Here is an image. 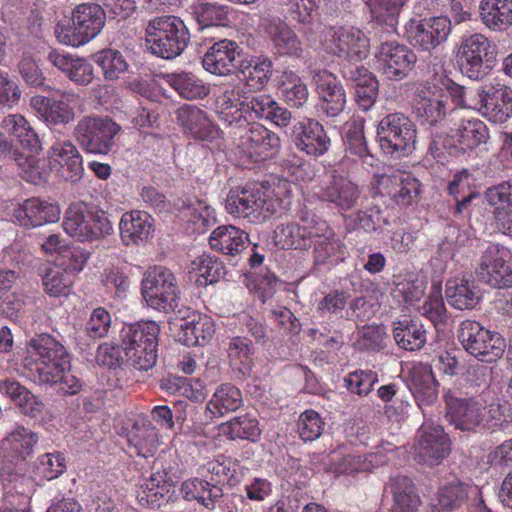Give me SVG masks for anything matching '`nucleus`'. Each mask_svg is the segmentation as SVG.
<instances>
[{
    "mask_svg": "<svg viewBox=\"0 0 512 512\" xmlns=\"http://www.w3.org/2000/svg\"><path fill=\"white\" fill-rule=\"evenodd\" d=\"M413 110L422 125H436L446 116V91L436 83H419L414 93Z\"/></svg>",
    "mask_w": 512,
    "mask_h": 512,
    "instance_id": "nucleus-15",
    "label": "nucleus"
},
{
    "mask_svg": "<svg viewBox=\"0 0 512 512\" xmlns=\"http://www.w3.org/2000/svg\"><path fill=\"white\" fill-rule=\"evenodd\" d=\"M405 30L411 45L430 51L447 39L451 32V21L445 16L425 21L411 19L406 23Z\"/></svg>",
    "mask_w": 512,
    "mask_h": 512,
    "instance_id": "nucleus-18",
    "label": "nucleus"
},
{
    "mask_svg": "<svg viewBox=\"0 0 512 512\" xmlns=\"http://www.w3.org/2000/svg\"><path fill=\"white\" fill-rule=\"evenodd\" d=\"M189 31L183 20L173 15L155 17L146 27V46L155 56L174 59L187 47Z\"/></svg>",
    "mask_w": 512,
    "mask_h": 512,
    "instance_id": "nucleus-3",
    "label": "nucleus"
},
{
    "mask_svg": "<svg viewBox=\"0 0 512 512\" xmlns=\"http://www.w3.org/2000/svg\"><path fill=\"white\" fill-rule=\"evenodd\" d=\"M50 169L65 180L76 181L83 172L82 157L70 141L56 142L49 151Z\"/></svg>",
    "mask_w": 512,
    "mask_h": 512,
    "instance_id": "nucleus-30",
    "label": "nucleus"
},
{
    "mask_svg": "<svg viewBox=\"0 0 512 512\" xmlns=\"http://www.w3.org/2000/svg\"><path fill=\"white\" fill-rule=\"evenodd\" d=\"M419 312L429 319L437 330L442 329L447 315L440 286L433 285L428 300L419 308Z\"/></svg>",
    "mask_w": 512,
    "mask_h": 512,
    "instance_id": "nucleus-63",
    "label": "nucleus"
},
{
    "mask_svg": "<svg viewBox=\"0 0 512 512\" xmlns=\"http://www.w3.org/2000/svg\"><path fill=\"white\" fill-rule=\"evenodd\" d=\"M445 401L446 418L456 429L472 431L482 423L486 403L481 397L456 398L447 394Z\"/></svg>",
    "mask_w": 512,
    "mask_h": 512,
    "instance_id": "nucleus-23",
    "label": "nucleus"
},
{
    "mask_svg": "<svg viewBox=\"0 0 512 512\" xmlns=\"http://www.w3.org/2000/svg\"><path fill=\"white\" fill-rule=\"evenodd\" d=\"M13 157L21 169L22 178L27 182L39 185L47 178V170L44 168L41 160L36 159L32 155H25L21 152L14 151Z\"/></svg>",
    "mask_w": 512,
    "mask_h": 512,
    "instance_id": "nucleus-64",
    "label": "nucleus"
},
{
    "mask_svg": "<svg viewBox=\"0 0 512 512\" xmlns=\"http://www.w3.org/2000/svg\"><path fill=\"white\" fill-rule=\"evenodd\" d=\"M273 63L267 56H253L241 61L240 79L253 90H262L272 75Z\"/></svg>",
    "mask_w": 512,
    "mask_h": 512,
    "instance_id": "nucleus-49",
    "label": "nucleus"
},
{
    "mask_svg": "<svg viewBox=\"0 0 512 512\" xmlns=\"http://www.w3.org/2000/svg\"><path fill=\"white\" fill-rule=\"evenodd\" d=\"M246 103L244 90L240 86H230L217 96L215 110L225 125L242 128L248 124Z\"/></svg>",
    "mask_w": 512,
    "mask_h": 512,
    "instance_id": "nucleus-27",
    "label": "nucleus"
},
{
    "mask_svg": "<svg viewBox=\"0 0 512 512\" xmlns=\"http://www.w3.org/2000/svg\"><path fill=\"white\" fill-rule=\"evenodd\" d=\"M447 302L458 310L472 309L479 301L474 281L466 276L454 277L446 282Z\"/></svg>",
    "mask_w": 512,
    "mask_h": 512,
    "instance_id": "nucleus-48",
    "label": "nucleus"
},
{
    "mask_svg": "<svg viewBox=\"0 0 512 512\" xmlns=\"http://www.w3.org/2000/svg\"><path fill=\"white\" fill-rule=\"evenodd\" d=\"M247 125V130L238 140V148L244 155L257 162L278 152L280 138L276 133L260 123Z\"/></svg>",
    "mask_w": 512,
    "mask_h": 512,
    "instance_id": "nucleus-22",
    "label": "nucleus"
},
{
    "mask_svg": "<svg viewBox=\"0 0 512 512\" xmlns=\"http://www.w3.org/2000/svg\"><path fill=\"white\" fill-rule=\"evenodd\" d=\"M166 81L180 97L187 100L204 99L210 93L209 84L191 72L168 74Z\"/></svg>",
    "mask_w": 512,
    "mask_h": 512,
    "instance_id": "nucleus-52",
    "label": "nucleus"
},
{
    "mask_svg": "<svg viewBox=\"0 0 512 512\" xmlns=\"http://www.w3.org/2000/svg\"><path fill=\"white\" fill-rule=\"evenodd\" d=\"M323 44L329 52L356 62L367 58L370 51L369 38L356 27L328 28Z\"/></svg>",
    "mask_w": 512,
    "mask_h": 512,
    "instance_id": "nucleus-12",
    "label": "nucleus"
},
{
    "mask_svg": "<svg viewBox=\"0 0 512 512\" xmlns=\"http://www.w3.org/2000/svg\"><path fill=\"white\" fill-rule=\"evenodd\" d=\"M23 367L26 376L39 385L58 384L66 394H75L81 388L79 379L70 372V357L66 348L48 334H40L30 340Z\"/></svg>",
    "mask_w": 512,
    "mask_h": 512,
    "instance_id": "nucleus-1",
    "label": "nucleus"
},
{
    "mask_svg": "<svg viewBox=\"0 0 512 512\" xmlns=\"http://www.w3.org/2000/svg\"><path fill=\"white\" fill-rule=\"evenodd\" d=\"M94 59L107 80L118 79L128 69V63L123 54L115 49L101 50L95 54Z\"/></svg>",
    "mask_w": 512,
    "mask_h": 512,
    "instance_id": "nucleus-61",
    "label": "nucleus"
},
{
    "mask_svg": "<svg viewBox=\"0 0 512 512\" xmlns=\"http://www.w3.org/2000/svg\"><path fill=\"white\" fill-rule=\"evenodd\" d=\"M483 115L494 123H503L512 116V89L494 80L486 90Z\"/></svg>",
    "mask_w": 512,
    "mask_h": 512,
    "instance_id": "nucleus-39",
    "label": "nucleus"
},
{
    "mask_svg": "<svg viewBox=\"0 0 512 512\" xmlns=\"http://www.w3.org/2000/svg\"><path fill=\"white\" fill-rule=\"evenodd\" d=\"M38 435L24 426H16L0 441V473L26 460L38 442Z\"/></svg>",
    "mask_w": 512,
    "mask_h": 512,
    "instance_id": "nucleus-20",
    "label": "nucleus"
},
{
    "mask_svg": "<svg viewBox=\"0 0 512 512\" xmlns=\"http://www.w3.org/2000/svg\"><path fill=\"white\" fill-rule=\"evenodd\" d=\"M181 492L185 499L197 500L208 509H213L216 501L222 497L221 488L198 478L184 481Z\"/></svg>",
    "mask_w": 512,
    "mask_h": 512,
    "instance_id": "nucleus-57",
    "label": "nucleus"
},
{
    "mask_svg": "<svg viewBox=\"0 0 512 512\" xmlns=\"http://www.w3.org/2000/svg\"><path fill=\"white\" fill-rule=\"evenodd\" d=\"M344 141L347 152L357 156L364 164L373 165L374 157L366 144L362 120H353L347 124Z\"/></svg>",
    "mask_w": 512,
    "mask_h": 512,
    "instance_id": "nucleus-59",
    "label": "nucleus"
},
{
    "mask_svg": "<svg viewBox=\"0 0 512 512\" xmlns=\"http://www.w3.org/2000/svg\"><path fill=\"white\" fill-rule=\"evenodd\" d=\"M67 93H62L59 100L35 95L30 99V107L37 117L48 126L67 124L74 119V109L69 104V99H65Z\"/></svg>",
    "mask_w": 512,
    "mask_h": 512,
    "instance_id": "nucleus-32",
    "label": "nucleus"
},
{
    "mask_svg": "<svg viewBox=\"0 0 512 512\" xmlns=\"http://www.w3.org/2000/svg\"><path fill=\"white\" fill-rule=\"evenodd\" d=\"M159 333L155 321H141L122 328L121 344L131 366L147 371L156 364Z\"/></svg>",
    "mask_w": 512,
    "mask_h": 512,
    "instance_id": "nucleus-4",
    "label": "nucleus"
},
{
    "mask_svg": "<svg viewBox=\"0 0 512 512\" xmlns=\"http://www.w3.org/2000/svg\"><path fill=\"white\" fill-rule=\"evenodd\" d=\"M17 71L26 85L47 90L46 77L31 52H23L17 64Z\"/></svg>",
    "mask_w": 512,
    "mask_h": 512,
    "instance_id": "nucleus-62",
    "label": "nucleus"
},
{
    "mask_svg": "<svg viewBox=\"0 0 512 512\" xmlns=\"http://www.w3.org/2000/svg\"><path fill=\"white\" fill-rule=\"evenodd\" d=\"M291 138L295 146L310 156H322L330 147V138L316 120L304 118L292 126Z\"/></svg>",
    "mask_w": 512,
    "mask_h": 512,
    "instance_id": "nucleus-26",
    "label": "nucleus"
},
{
    "mask_svg": "<svg viewBox=\"0 0 512 512\" xmlns=\"http://www.w3.org/2000/svg\"><path fill=\"white\" fill-rule=\"evenodd\" d=\"M317 218L313 213L301 212L299 222H283L273 231L274 244L281 249L306 250L312 245L314 225Z\"/></svg>",
    "mask_w": 512,
    "mask_h": 512,
    "instance_id": "nucleus-19",
    "label": "nucleus"
},
{
    "mask_svg": "<svg viewBox=\"0 0 512 512\" xmlns=\"http://www.w3.org/2000/svg\"><path fill=\"white\" fill-rule=\"evenodd\" d=\"M120 237L124 245H141L154 232V219L145 211L133 210L122 215L119 222Z\"/></svg>",
    "mask_w": 512,
    "mask_h": 512,
    "instance_id": "nucleus-31",
    "label": "nucleus"
},
{
    "mask_svg": "<svg viewBox=\"0 0 512 512\" xmlns=\"http://www.w3.org/2000/svg\"><path fill=\"white\" fill-rule=\"evenodd\" d=\"M415 53L403 44L387 41L380 45L375 54V67L390 80L406 78L415 66Z\"/></svg>",
    "mask_w": 512,
    "mask_h": 512,
    "instance_id": "nucleus-14",
    "label": "nucleus"
},
{
    "mask_svg": "<svg viewBox=\"0 0 512 512\" xmlns=\"http://www.w3.org/2000/svg\"><path fill=\"white\" fill-rule=\"evenodd\" d=\"M171 492L172 484L167 480V474L157 471L142 481L136 499L142 507L156 509L168 502Z\"/></svg>",
    "mask_w": 512,
    "mask_h": 512,
    "instance_id": "nucleus-36",
    "label": "nucleus"
},
{
    "mask_svg": "<svg viewBox=\"0 0 512 512\" xmlns=\"http://www.w3.org/2000/svg\"><path fill=\"white\" fill-rule=\"evenodd\" d=\"M450 452V442L443 428L424 423L418 430L414 444V458L429 466L439 464Z\"/></svg>",
    "mask_w": 512,
    "mask_h": 512,
    "instance_id": "nucleus-16",
    "label": "nucleus"
},
{
    "mask_svg": "<svg viewBox=\"0 0 512 512\" xmlns=\"http://www.w3.org/2000/svg\"><path fill=\"white\" fill-rule=\"evenodd\" d=\"M179 218L187 224L193 233H205L216 222L215 210L203 200L183 202L179 210Z\"/></svg>",
    "mask_w": 512,
    "mask_h": 512,
    "instance_id": "nucleus-45",
    "label": "nucleus"
},
{
    "mask_svg": "<svg viewBox=\"0 0 512 512\" xmlns=\"http://www.w3.org/2000/svg\"><path fill=\"white\" fill-rule=\"evenodd\" d=\"M480 494L481 490L476 485L453 481L439 489L438 506L442 512H449L460 508L465 503L469 510L479 499Z\"/></svg>",
    "mask_w": 512,
    "mask_h": 512,
    "instance_id": "nucleus-41",
    "label": "nucleus"
},
{
    "mask_svg": "<svg viewBox=\"0 0 512 512\" xmlns=\"http://www.w3.org/2000/svg\"><path fill=\"white\" fill-rule=\"evenodd\" d=\"M282 188L245 186L231 189L225 201L226 211L250 223H261L283 208Z\"/></svg>",
    "mask_w": 512,
    "mask_h": 512,
    "instance_id": "nucleus-2",
    "label": "nucleus"
},
{
    "mask_svg": "<svg viewBox=\"0 0 512 512\" xmlns=\"http://www.w3.org/2000/svg\"><path fill=\"white\" fill-rule=\"evenodd\" d=\"M12 216L20 226L35 228L57 222L61 209L56 202L32 197L18 204Z\"/></svg>",
    "mask_w": 512,
    "mask_h": 512,
    "instance_id": "nucleus-24",
    "label": "nucleus"
},
{
    "mask_svg": "<svg viewBox=\"0 0 512 512\" xmlns=\"http://www.w3.org/2000/svg\"><path fill=\"white\" fill-rule=\"evenodd\" d=\"M227 352L230 366L238 377H250L254 367L252 342L245 337H233L229 341Z\"/></svg>",
    "mask_w": 512,
    "mask_h": 512,
    "instance_id": "nucleus-51",
    "label": "nucleus"
},
{
    "mask_svg": "<svg viewBox=\"0 0 512 512\" xmlns=\"http://www.w3.org/2000/svg\"><path fill=\"white\" fill-rule=\"evenodd\" d=\"M489 138L488 128L478 118L462 119L457 128L451 132L453 146L461 152L472 151L486 143Z\"/></svg>",
    "mask_w": 512,
    "mask_h": 512,
    "instance_id": "nucleus-42",
    "label": "nucleus"
},
{
    "mask_svg": "<svg viewBox=\"0 0 512 512\" xmlns=\"http://www.w3.org/2000/svg\"><path fill=\"white\" fill-rule=\"evenodd\" d=\"M482 23L491 31H505L512 26V0H481Z\"/></svg>",
    "mask_w": 512,
    "mask_h": 512,
    "instance_id": "nucleus-47",
    "label": "nucleus"
},
{
    "mask_svg": "<svg viewBox=\"0 0 512 512\" xmlns=\"http://www.w3.org/2000/svg\"><path fill=\"white\" fill-rule=\"evenodd\" d=\"M42 284L45 292L52 297L70 295L74 283L73 275L59 266H48L41 270Z\"/></svg>",
    "mask_w": 512,
    "mask_h": 512,
    "instance_id": "nucleus-56",
    "label": "nucleus"
},
{
    "mask_svg": "<svg viewBox=\"0 0 512 512\" xmlns=\"http://www.w3.org/2000/svg\"><path fill=\"white\" fill-rule=\"evenodd\" d=\"M456 57L464 75L472 80H481L493 69L496 53L484 34L468 33L462 36Z\"/></svg>",
    "mask_w": 512,
    "mask_h": 512,
    "instance_id": "nucleus-7",
    "label": "nucleus"
},
{
    "mask_svg": "<svg viewBox=\"0 0 512 512\" xmlns=\"http://www.w3.org/2000/svg\"><path fill=\"white\" fill-rule=\"evenodd\" d=\"M373 185L378 194L388 196L399 206L411 205L421 192L418 179L410 172L400 170L376 175Z\"/></svg>",
    "mask_w": 512,
    "mask_h": 512,
    "instance_id": "nucleus-17",
    "label": "nucleus"
},
{
    "mask_svg": "<svg viewBox=\"0 0 512 512\" xmlns=\"http://www.w3.org/2000/svg\"><path fill=\"white\" fill-rule=\"evenodd\" d=\"M315 224L312 237L314 263L334 265L343 261L347 254L343 238L326 221L319 219Z\"/></svg>",
    "mask_w": 512,
    "mask_h": 512,
    "instance_id": "nucleus-21",
    "label": "nucleus"
},
{
    "mask_svg": "<svg viewBox=\"0 0 512 512\" xmlns=\"http://www.w3.org/2000/svg\"><path fill=\"white\" fill-rule=\"evenodd\" d=\"M260 31L272 44L279 55L299 56L302 51L301 42L289 25L278 16L262 17Z\"/></svg>",
    "mask_w": 512,
    "mask_h": 512,
    "instance_id": "nucleus-25",
    "label": "nucleus"
},
{
    "mask_svg": "<svg viewBox=\"0 0 512 512\" xmlns=\"http://www.w3.org/2000/svg\"><path fill=\"white\" fill-rule=\"evenodd\" d=\"M120 125L109 117H84L75 128V136L81 147L88 153L108 154L115 145Z\"/></svg>",
    "mask_w": 512,
    "mask_h": 512,
    "instance_id": "nucleus-11",
    "label": "nucleus"
},
{
    "mask_svg": "<svg viewBox=\"0 0 512 512\" xmlns=\"http://www.w3.org/2000/svg\"><path fill=\"white\" fill-rule=\"evenodd\" d=\"M426 282L423 277L409 275L400 279L393 290V297L401 303L412 305L425 294Z\"/></svg>",
    "mask_w": 512,
    "mask_h": 512,
    "instance_id": "nucleus-60",
    "label": "nucleus"
},
{
    "mask_svg": "<svg viewBox=\"0 0 512 512\" xmlns=\"http://www.w3.org/2000/svg\"><path fill=\"white\" fill-rule=\"evenodd\" d=\"M2 128L15 137L22 148L31 153L38 151L40 140L26 118L21 114H10L2 120Z\"/></svg>",
    "mask_w": 512,
    "mask_h": 512,
    "instance_id": "nucleus-53",
    "label": "nucleus"
},
{
    "mask_svg": "<svg viewBox=\"0 0 512 512\" xmlns=\"http://www.w3.org/2000/svg\"><path fill=\"white\" fill-rule=\"evenodd\" d=\"M130 448L141 457L148 458L155 455L162 444L157 428L147 419L138 417L127 433Z\"/></svg>",
    "mask_w": 512,
    "mask_h": 512,
    "instance_id": "nucleus-37",
    "label": "nucleus"
},
{
    "mask_svg": "<svg viewBox=\"0 0 512 512\" xmlns=\"http://www.w3.org/2000/svg\"><path fill=\"white\" fill-rule=\"evenodd\" d=\"M178 124L192 138L212 142L220 137L219 128L209 119L206 112L194 105L184 104L176 111Z\"/></svg>",
    "mask_w": 512,
    "mask_h": 512,
    "instance_id": "nucleus-28",
    "label": "nucleus"
},
{
    "mask_svg": "<svg viewBox=\"0 0 512 512\" xmlns=\"http://www.w3.org/2000/svg\"><path fill=\"white\" fill-rule=\"evenodd\" d=\"M485 199L494 208L497 228L512 233V180L503 181L485 191Z\"/></svg>",
    "mask_w": 512,
    "mask_h": 512,
    "instance_id": "nucleus-33",
    "label": "nucleus"
},
{
    "mask_svg": "<svg viewBox=\"0 0 512 512\" xmlns=\"http://www.w3.org/2000/svg\"><path fill=\"white\" fill-rule=\"evenodd\" d=\"M243 406L241 390L231 383L219 385L205 406V422L234 412Z\"/></svg>",
    "mask_w": 512,
    "mask_h": 512,
    "instance_id": "nucleus-38",
    "label": "nucleus"
},
{
    "mask_svg": "<svg viewBox=\"0 0 512 512\" xmlns=\"http://www.w3.org/2000/svg\"><path fill=\"white\" fill-rule=\"evenodd\" d=\"M393 494L392 512H417L420 498L411 480L405 476H397L391 481Z\"/></svg>",
    "mask_w": 512,
    "mask_h": 512,
    "instance_id": "nucleus-54",
    "label": "nucleus"
},
{
    "mask_svg": "<svg viewBox=\"0 0 512 512\" xmlns=\"http://www.w3.org/2000/svg\"><path fill=\"white\" fill-rule=\"evenodd\" d=\"M62 227L66 234L79 242L98 240L113 231L106 213L85 203L69 205Z\"/></svg>",
    "mask_w": 512,
    "mask_h": 512,
    "instance_id": "nucleus-6",
    "label": "nucleus"
},
{
    "mask_svg": "<svg viewBox=\"0 0 512 512\" xmlns=\"http://www.w3.org/2000/svg\"><path fill=\"white\" fill-rule=\"evenodd\" d=\"M248 234L233 225H222L217 227L209 237L211 248L224 255L236 256L246 247Z\"/></svg>",
    "mask_w": 512,
    "mask_h": 512,
    "instance_id": "nucleus-44",
    "label": "nucleus"
},
{
    "mask_svg": "<svg viewBox=\"0 0 512 512\" xmlns=\"http://www.w3.org/2000/svg\"><path fill=\"white\" fill-rule=\"evenodd\" d=\"M179 341L187 346L203 345L215 333V325L211 317L192 313L180 325Z\"/></svg>",
    "mask_w": 512,
    "mask_h": 512,
    "instance_id": "nucleus-46",
    "label": "nucleus"
},
{
    "mask_svg": "<svg viewBox=\"0 0 512 512\" xmlns=\"http://www.w3.org/2000/svg\"><path fill=\"white\" fill-rule=\"evenodd\" d=\"M141 293L148 307L164 313L174 311L180 300L177 278L163 266H154L145 272Z\"/></svg>",
    "mask_w": 512,
    "mask_h": 512,
    "instance_id": "nucleus-8",
    "label": "nucleus"
},
{
    "mask_svg": "<svg viewBox=\"0 0 512 512\" xmlns=\"http://www.w3.org/2000/svg\"><path fill=\"white\" fill-rule=\"evenodd\" d=\"M313 81L320 98L321 109L327 116L339 115L346 105L345 90L340 81L327 70L315 72Z\"/></svg>",
    "mask_w": 512,
    "mask_h": 512,
    "instance_id": "nucleus-29",
    "label": "nucleus"
},
{
    "mask_svg": "<svg viewBox=\"0 0 512 512\" xmlns=\"http://www.w3.org/2000/svg\"><path fill=\"white\" fill-rule=\"evenodd\" d=\"M408 387L421 409L437 400V382L432 368L423 363L413 364L409 371Z\"/></svg>",
    "mask_w": 512,
    "mask_h": 512,
    "instance_id": "nucleus-35",
    "label": "nucleus"
},
{
    "mask_svg": "<svg viewBox=\"0 0 512 512\" xmlns=\"http://www.w3.org/2000/svg\"><path fill=\"white\" fill-rule=\"evenodd\" d=\"M458 339L464 349L483 362H494L502 357L506 343L495 331H490L474 320H465L460 324Z\"/></svg>",
    "mask_w": 512,
    "mask_h": 512,
    "instance_id": "nucleus-10",
    "label": "nucleus"
},
{
    "mask_svg": "<svg viewBox=\"0 0 512 512\" xmlns=\"http://www.w3.org/2000/svg\"><path fill=\"white\" fill-rule=\"evenodd\" d=\"M279 90L286 104L300 108L309 98V91L304 81L293 71L281 75Z\"/></svg>",
    "mask_w": 512,
    "mask_h": 512,
    "instance_id": "nucleus-58",
    "label": "nucleus"
},
{
    "mask_svg": "<svg viewBox=\"0 0 512 512\" xmlns=\"http://www.w3.org/2000/svg\"><path fill=\"white\" fill-rule=\"evenodd\" d=\"M238 49L236 42L228 39L214 43L205 53L203 68L215 75H227L235 67Z\"/></svg>",
    "mask_w": 512,
    "mask_h": 512,
    "instance_id": "nucleus-40",
    "label": "nucleus"
},
{
    "mask_svg": "<svg viewBox=\"0 0 512 512\" xmlns=\"http://www.w3.org/2000/svg\"><path fill=\"white\" fill-rule=\"evenodd\" d=\"M393 337L400 348L416 351L426 343V330L419 320L404 318L394 322Z\"/></svg>",
    "mask_w": 512,
    "mask_h": 512,
    "instance_id": "nucleus-50",
    "label": "nucleus"
},
{
    "mask_svg": "<svg viewBox=\"0 0 512 512\" xmlns=\"http://www.w3.org/2000/svg\"><path fill=\"white\" fill-rule=\"evenodd\" d=\"M377 138L385 154L396 157L407 156L415 149L416 125L403 113H391L379 121Z\"/></svg>",
    "mask_w": 512,
    "mask_h": 512,
    "instance_id": "nucleus-9",
    "label": "nucleus"
},
{
    "mask_svg": "<svg viewBox=\"0 0 512 512\" xmlns=\"http://www.w3.org/2000/svg\"><path fill=\"white\" fill-rule=\"evenodd\" d=\"M360 194L358 185L351 179L342 175H333L331 181L322 188L320 199L346 212L357 204Z\"/></svg>",
    "mask_w": 512,
    "mask_h": 512,
    "instance_id": "nucleus-34",
    "label": "nucleus"
},
{
    "mask_svg": "<svg viewBox=\"0 0 512 512\" xmlns=\"http://www.w3.org/2000/svg\"><path fill=\"white\" fill-rule=\"evenodd\" d=\"M345 77L353 82L355 97L359 108L368 111L375 103L378 95V81L364 66L350 67Z\"/></svg>",
    "mask_w": 512,
    "mask_h": 512,
    "instance_id": "nucleus-43",
    "label": "nucleus"
},
{
    "mask_svg": "<svg viewBox=\"0 0 512 512\" xmlns=\"http://www.w3.org/2000/svg\"><path fill=\"white\" fill-rule=\"evenodd\" d=\"M205 472L211 474L212 479L217 482L236 485L242 479L243 467L236 460L219 455L202 467V474L204 475Z\"/></svg>",
    "mask_w": 512,
    "mask_h": 512,
    "instance_id": "nucleus-55",
    "label": "nucleus"
},
{
    "mask_svg": "<svg viewBox=\"0 0 512 512\" xmlns=\"http://www.w3.org/2000/svg\"><path fill=\"white\" fill-rule=\"evenodd\" d=\"M481 281L494 288L512 286V251L500 244H491L483 252L477 269Z\"/></svg>",
    "mask_w": 512,
    "mask_h": 512,
    "instance_id": "nucleus-13",
    "label": "nucleus"
},
{
    "mask_svg": "<svg viewBox=\"0 0 512 512\" xmlns=\"http://www.w3.org/2000/svg\"><path fill=\"white\" fill-rule=\"evenodd\" d=\"M72 25L59 22L54 30L59 43L79 47L94 39L105 25V11L95 3H82L72 11Z\"/></svg>",
    "mask_w": 512,
    "mask_h": 512,
    "instance_id": "nucleus-5",
    "label": "nucleus"
}]
</instances>
